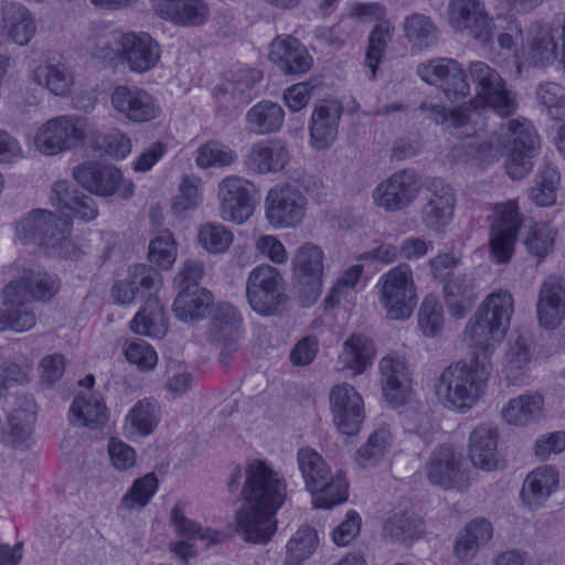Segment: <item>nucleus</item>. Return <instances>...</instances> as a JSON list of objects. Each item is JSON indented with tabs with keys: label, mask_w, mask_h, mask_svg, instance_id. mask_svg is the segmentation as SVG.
Returning <instances> with one entry per match:
<instances>
[{
	"label": "nucleus",
	"mask_w": 565,
	"mask_h": 565,
	"mask_svg": "<svg viewBox=\"0 0 565 565\" xmlns=\"http://www.w3.org/2000/svg\"><path fill=\"white\" fill-rule=\"evenodd\" d=\"M52 206L58 209L64 217L44 209H35L22 217L15 225V235L23 244H35L46 255L66 258L75 252L71 239V218L77 217L90 222L98 215L95 200L73 188L67 181L53 183L50 196Z\"/></svg>",
	"instance_id": "obj_1"
},
{
	"label": "nucleus",
	"mask_w": 565,
	"mask_h": 565,
	"mask_svg": "<svg viewBox=\"0 0 565 565\" xmlns=\"http://www.w3.org/2000/svg\"><path fill=\"white\" fill-rule=\"evenodd\" d=\"M491 372L489 354L478 352L470 362L452 363L440 373L436 395L446 408L465 414L484 396Z\"/></svg>",
	"instance_id": "obj_2"
},
{
	"label": "nucleus",
	"mask_w": 565,
	"mask_h": 565,
	"mask_svg": "<svg viewBox=\"0 0 565 565\" xmlns=\"http://www.w3.org/2000/svg\"><path fill=\"white\" fill-rule=\"evenodd\" d=\"M513 312L514 301L509 291L489 294L466 326L465 334L470 344L490 355L494 347L504 339Z\"/></svg>",
	"instance_id": "obj_3"
},
{
	"label": "nucleus",
	"mask_w": 565,
	"mask_h": 565,
	"mask_svg": "<svg viewBox=\"0 0 565 565\" xmlns=\"http://www.w3.org/2000/svg\"><path fill=\"white\" fill-rule=\"evenodd\" d=\"M297 465L306 489L312 494V504L331 509L348 500V482L341 471L332 473L323 457L310 447L297 451Z\"/></svg>",
	"instance_id": "obj_4"
},
{
	"label": "nucleus",
	"mask_w": 565,
	"mask_h": 565,
	"mask_svg": "<svg viewBox=\"0 0 565 565\" xmlns=\"http://www.w3.org/2000/svg\"><path fill=\"white\" fill-rule=\"evenodd\" d=\"M497 143L509 149L505 170L511 179L520 180L530 173L532 158L540 145L539 136L530 121L515 118L502 124Z\"/></svg>",
	"instance_id": "obj_5"
},
{
	"label": "nucleus",
	"mask_w": 565,
	"mask_h": 565,
	"mask_svg": "<svg viewBox=\"0 0 565 565\" xmlns=\"http://www.w3.org/2000/svg\"><path fill=\"white\" fill-rule=\"evenodd\" d=\"M243 502L279 510L287 499V480L270 463L253 459L246 463Z\"/></svg>",
	"instance_id": "obj_6"
},
{
	"label": "nucleus",
	"mask_w": 565,
	"mask_h": 565,
	"mask_svg": "<svg viewBox=\"0 0 565 565\" xmlns=\"http://www.w3.org/2000/svg\"><path fill=\"white\" fill-rule=\"evenodd\" d=\"M379 302L391 320H407L417 302L413 270L399 264L382 275L377 281Z\"/></svg>",
	"instance_id": "obj_7"
},
{
	"label": "nucleus",
	"mask_w": 565,
	"mask_h": 565,
	"mask_svg": "<svg viewBox=\"0 0 565 565\" xmlns=\"http://www.w3.org/2000/svg\"><path fill=\"white\" fill-rule=\"evenodd\" d=\"M92 130L86 117L57 116L39 127L33 143L42 154L54 156L81 146Z\"/></svg>",
	"instance_id": "obj_8"
},
{
	"label": "nucleus",
	"mask_w": 565,
	"mask_h": 565,
	"mask_svg": "<svg viewBox=\"0 0 565 565\" xmlns=\"http://www.w3.org/2000/svg\"><path fill=\"white\" fill-rule=\"evenodd\" d=\"M246 296L252 309L263 316L277 315L288 300L282 275L268 264L252 269L246 281Z\"/></svg>",
	"instance_id": "obj_9"
},
{
	"label": "nucleus",
	"mask_w": 565,
	"mask_h": 565,
	"mask_svg": "<svg viewBox=\"0 0 565 565\" xmlns=\"http://www.w3.org/2000/svg\"><path fill=\"white\" fill-rule=\"evenodd\" d=\"M476 88V104L491 108L495 114L507 117L515 113L518 103L514 94L507 88L499 72L484 62H471L467 68Z\"/></svg>",
	"instance_id": "obj_10"
},
{
	"label": "nucleus",
	"mask_w": 565,
	"mask_h": 565,
	"mask_svg": "<svg viewBox=\"0 0 565 565\" xmlns=\"http://www.w3.org/2000/svg\"><path fill=\"white\" fill-rule=\"evenodd\" d=\"M324 253L313 243L300 245L291 258L292 278L302 303H313L322 291Z\"/></svg>",
	"instance_id": "obj_11"
},
{
	"label": "nucleus",
	"mask_w": 565,
	"mask_h": 565,
	"mask_svg": "<svg viewBox=\"0 0 565 565\" xmlns=\"http://www.w3.org/2000/svg\"><path fill=\"white\" fill-rule=\"evenodd\" d=\"M307 211V198L291 184L271 188L265 198V217L275 228H295L300 225Z\"/></svg>",
	"instance_id": "obj_12"
},
{
	"label": "nucleus",
	"mask_w": 565,
	"mask_h": 565,
	"mask_svg": "<svg viewBox=\"0 0 565 565\" xmlns=\"http://www.w3.org/2000/svg\"><path fill=\"white\" fill-rule=\"evenodd\" d=\"M422 189L419 175L403 169L382 180L372 191L373 204L385 212H401L411 206Z\"/></svg>",
	"instance_id": "obj_13"
},
{
	"label": "nucleus",
	"mask_w": 565,
	"mask_h": 565,
	"mask_svg": "<svg viewBox=\"0 0 565 565\" xmlns=\"http://www.w3.org/2000/svg\"><path fill=\"white\" fill-rule=\"evenodd\" d=\"M418 76L427 84L438 87L445 97L456 103L470 93L467 75L461 64L449 57H437L417 66Z\"/></svg>",
	"instance_id": "obj_14"
},
{
	"label": "nucleus",
	"mask_w": 565,
	"mask_h": 565,
	"mask_svg": "<svg viewBox=\"0 0 565 565\" xmlns=\"http://www.w3.org/2000/svg\"><path fill=\"white\" fill-rule=\"evenodd\" d=\"M254 184L238 175L224 178L217 188L218 215L225 222L244 224L255 209Z\"/></svg>",
	"instance_id": "obj_15"
},
{
	"label": "nucleus",
	"mask_w": 565,
	"mask_h": 565,
	"mask_svg": "<svg viewBox=\"0 0 565 565\" xmlns=\"http://www.w3.org/2000/svg\"><path fill=\"white\" fill-rule=\"evenodd\" d=\"M109 99L117 115L129 122H149L161 113L158 99L136 85H116L109 94Z\"/></svg>",
	"instance_id": "obj_16"
},
{
	"label": "nucleus",
	"mask_w": 565,
	"mask_h": 565,
	"mask_svg": "<svg viewBox=\"0 0 565 565\" xmlns=\"http://www.w3.org/2000/svg\"><path fill=\"white\" fill-rule=\"evenodd\" d=\"M457 196L455 189L440 178L426 185L425 204L420 210L423 225L430 232L443 234L455 217Z\"/></svg>",
	"instance_id": "obj_17"
},
{
	"label": "nucleus",
	"mask_w": 565,
	"mask_h": 565,
	"mask_svg": "<svg viewBox=\"0 0 565 565\" xmlns=\"http://www.w3.org/2000/svg\"><path fill=\"white\" fill-rule=\"evenodd\" d=\"M73 177L87 191L99 196H110L116 192L128 199L134 194L135 184L125 180L119 169L102 163H85L74 168Z\"/></svg>",
	"instance_id": "obj_18"
},
{
	"label": "nucleus",
	"mask_w": 565,
	"mask_h": 565,
	"mask_svg": "<svg viewBox=\"0 0 565 565\" xmlns=\"http://www.w3.org/2000/svg\"><path fill=\"white\" fill-rule=\"evenodd\" d=\"M60 290L57 277L43 268L25 269L22 276L10 281L2 291L6 303L23 305L29 299L47 301Z\"/></svg>",
	"instance_id": "obj_19"
},
{
	"label": "nucleus",
	"mask_w": 565,
	"mask_h": 565,
	"mask_svg": "<svg viewBox=\"0 0 565 565\" xmlns=\"http://www.w3.org/2000/svg\"><path fill=\"white\" fill-rule=\"evenodd\" d=\"M420 109L428 113L436 124L450 122L458 130L457 136L467 139L462 145L467 154L479 159L483 158V152L489 147L481 140L480 130L472 125L473 118L479 116L477 111L467 113L462 109H455L448 113L445 106L431 102H423Z\"/></svg>",
	"instance_id": "obj_20"
},
{
	"label": "nucleus",
	"mask_w": 565,
	"mask_h": 565,
	"mask_svg": "<svg viewBox=\"0 0 565 565\" xmlns=\"http://www.w3.org/2000/svg\"><path fill=\"white\" fill-rule=\"evenodd\" d=\"M243 318L230 302H218L212 308L209 338L221 349L222 360H228L238 350Z\"/></svg>",
	"instance_id": "obj_21"
},
{
	"label": "nucleus",
	"mask_w": 565,
	"mask_h": 565,
	"mask_svg": "<svg viewBox=\"0 0 565 565\" xmlns=\"http://www.w3.org/2000/svg\"><path fill=\"white\" fill-rule=\"evenodd\" d=\"M329 401L338 429L349 436L356 434L365 418L361 394L351 384L340 383L331 388Z\"/></svg>",
	"instance_id": "obj_22"
},
{
	"label": "nucleus",
	"mask_w": 565,
	"mask_h": 565,
	"mask_svg": "<svg viewBox=\"0 0 565 565\" xmlns=\"http://www.w3.org/2000/svg\"><path fill=\"white\" fill-rule=\"evenodd\" d=\"M520 225L521 218L514 201L497 206L490 236V250L497 263L504 264L511 258Z\"/></svg>",
	"instance_id": "obj_23"
},
{
	"label": "nucleus",
	"mask_w": 565,
	"mask_h": 565,
	"mask_svg": "<svg viewBox=\"0 0 565 565\" xmlns=\"http://www.w3.org/2000/svg\"><path fill=\"white\" fill-rule=\"evenodd\" d=\"M277 509L243 502L235 515L236 532L249 543L266 544L277 529Z\"/></svg>",
	"instance_id": "obj_24"
},
{
	"label": "nucleus",
	"mask_w": 565,
	"mask_h": 565,
	"mask_svg": "<svg viewBox=\"0 0 565 565\" xmlns=\"http://www.w3.org/2000/svg\"><path fill=\"white\" fill-rule=\"evenodd\" d=\"M119 55L131 72L142 74L157 66L161 49L150 34L128 32L119 36Z\"/></svg>",
	"instance_id": "obj_25"
},
{
	"label": "nucleus",
	"mask_w": 565,
	"mask_h": 565,
	"mask_svg": "<svg viewBox=\"0 0 565 565\" xmlns=\"http://www.w3.org/2000/svg\"><path fill=\"white\" fill-rule=\"evenodd\" d=\"M379 372L386 401L393 406L404 404L411 393V371L405 356L387 353L379 361Z\"/></svg>",
	"instance_id": "obj_26"
},
{
	"label": "nucleus",
	"mask_w": 565,
	"mask_h": 565,
	"mask_svg": "<svg viewBox=\"0 0 565 565\" xmlns=\"http://www.w3.org/2000/svg\"><path fill=\"white\" fill-rule=\"evenodd\" d=\"M449 23L457 31H468L481 43H488L493 34L491 19L479 0H451Z\"/></svg>",
	"instance_id": "obj_27"
},
{
	"label": "nucleus",
	"mask_w": 565,
	"mask_h": 565,
	"mask_svg": "<svg viewBox=\"0 0 565 565\" xmlns=\"http://www.w3.org/2000/svg\"><path fill=\"white\" fill-rule=\"evenodd\" d=\"M539 322L545 329H555L565 318V278L552 274L541 284L536 301Z\"/></svg>",
	"instance_id": "obj_28"
},
{
	"label": "nucleus",
	"mask_w": 565,
	"mask_h": 565,
	"mask_svg": "<svg viewBox=\"0 0 565 565\" xmlns=\"http://www.w3.org/2000/svg\"><path fill=\"white\" fill-rule=\"evenodd\" d=\"M461 454L450 445L437 447L426 462V475L433 484L445 489L456 487L463 477Z\"/></svg>",
	"instance_id": "obj_29"
},
{
	"label": "nucleus",
	"mask_w": 565,
	"mask_h": 565,
	"mask_svg": "<svg viewBox=\"0 0 565 565\" xmlns=\"http://www.w3.org/2000/svg\"><path fill=\"white\" fill-rule=\"evenodd\" d=\"M152 8L159 18L178 26H200L210 15L203 0H153Z\"/></svg>",
	"instance_id": "obj_30"
},
{
	"label": "nucleus",
	"mask_w": 565,
	"mask_h": 565,
	"mask_svg": "<svg viewBox=\"0 0 565 565\" xmlns=\"http://www.w3.org/2000/svg\"><path fill=\"white\" fill-rule=\"evenodd\" d=\"M342 106L335 100H324L313 108L309 125L310 143L318 150L329 148L338 136Z\"/></svg>",
	"instance_id": "obj_31"
},
{
	"label": "nucleus",
	"mask_w": 565,
	"mask_h": 565,
	"mask_svg": "<svg viewBox=\"0 0 565 565\" xmlns=\"http://www.w3.org/2000/svg\"><path fill=\"white\" fill-rule=\"evenodd\" d=\"M95 379L92 374L79 382L86 388L74 398L70 408L71 420L81 426L96 427L106 422L107 408L103 398L93 391Z\"/></svg>",
	"instance_id": "obj_32"
},
{
	"label": "nucleus",
	"mask_w": 565,
	"mask_h": 565,
	"mask_svg": "<svg viewBox=\"0 0 565 565\" xmlns=\"http://www.w3.org/2000/svg\"><path fill=\"white\" fill-rule=\"evenodd\" d=\"M269 58L285 74H303L312 66V57L306 47L292 36L274 39L270 43Z\"/></svg>",
	"instance_id": "obj_33"
},
{
	"label": "nucleus",
	"mask_w": 565,
	"mask_h": 565,
	"mask_svg": "<svg viewBox=\"0 0 565 565\" xmlns=\"http://www.w3.org/2000/svg\"><path fill=\"white\" fill-rule=\"evenodd\" d=\"M498 429L489 424L477 426L469 436L468 449L472 465L484 471L499 466Z\"/></svg>",
	"instance_id": "obj_34"
},
{
	"label": "nucleus",
	"mask_w": 565,
	"mask_h": 565,
	"mask_svg": "<svg viewBox=\"0 0 565 565\" xmlns=\"http://www.w3.org/2000/svg\"><path fill=\"white\" fill-rule=\"evenodd\" d=\"M558 471L553 466H542L531 471L521 488L520 498L530 509L541 507L556 490Z\"/></svg>",
	"instance_id": "obj_35"
},
{
	"label": "nucleus",
	"mask_w": 565,
	"mask_h": 565,
	"mask_svg": "<svg viewBox=\"0 0 565 565\" xmlns=\"http://www.w3.org/2000/svg\"><path fill=\"white\" fill-rule=\"evenodd\" d=\"M2 32L10 42L26 45L35 35V19L24 6L6 3L2 8Z\"/></svg>",
	"instance_id": "obj_36"
},
{
	"label": "nucleus",
	"mask_w": 565,
	"mask_h": 565,
	"mask_svg": "<svg viewBox=\"0 0 565 565\" xmlns=\"http://www.w3.org/2000/svg\"><path fill=\"white\" fill-rule=\"evenodd\" d=\"M160 422L158 404L143 398L138 401L127 413L122 424L124 435L131 440L151 435Z\"/></svg>",
	"instance_id": "obj_37"
},
{
	"label": "nucleus",
	"mask_w": 565,
	"mask_h": 565,
	"mask_svg": "<svg viewBox=\"0 0 565 565\" xmlns=\"http://www.w3.org/2000/svg\"><path fill=\"white\" fill-rule=\"evenodd\" d=\"M544 398L537 393H526L511 398L501 409L503 420L511 426L525 427L543 417Z\"/></svg>",
	"instance_id": "obj_38"
},
{
	"label": "nucleus",
	"mask_w": 565,
	"mask_h": 565,
	"mask_svg": "<svg viewBox=\"0 0 565 565\" xmlns=\"http://www.w3.org/2000/svg\"><path fill=\"white\" fill-rule=\"evenodd\" d=\"M289 160L287 148L278 142L256 143L246 157V167L259 174L281 171Z\"/></svg>",
	"instance_id": "obj_39"
},
{
	"label": "nucleus",
	"mask_w": 565,
	"mask_h": 565,
	"mask_svg": "<svg viewBox=\"0 0 565 565\" xmlns=\"http://www.w3.org/2000/svg\"><path fill=\"white\" fill-rule=\"evenodd\" d=\"M212 303L213 295L207 289L186 287L179 290L173 302V311L181 321L196 322L205 317Z\"/></svg>",
	"instance_id": "obj_40"
},
{
	"label": "nucleus",
	"mask_w": 565,
	"mask_h": 565,
	"mask_svg": "<svg viewBox=\"0 0 565 565\" xmlns=\"http://www.w3.org/2000/svg\"><path fill=\"white\" fill-rule=\"evenodd\" d=\"M492 524L486 519L471 520L463 530L458 533L455 553L462 562H469L478 550L486 545L492 537Z\"/></svg>",
	"instance_id": "obj_41"
},
{
	"label": "nucleus",
	"mask_w": 565,
	"mask_h": 565,
	"mask_svg": "<svg viewBox=\"0 0 565 565\" xmlns=\"http://www.w3.org/2000/svg\"><path fill=\"white\" fill-rule=\"evenodd\" d=\"M374 356L373 341L362 334H352L343 343L338 359L343 369H348L354 374H362L372 364Z\"/></svg>",
	"instance_id": "obj_42"
},
{
	"label": "nucleus",
	"mask_w": 565,
	"mask_h": 565,
	"mask_svg": "<svg viewBox=\"0 0 565 565\" xmlns=\"http://www.w3.org/2000/svg\"><path fill=\"white\" fill-rule=\"evenodd\" d=\"M130 330L137 334L161 338L168 330L163 306L158 297H149L145 306L130 321Z\"/></svg>",
	"instance_id": "obj_43"
},
{
	"label": "nucleus",
	"mask_w": 565,
	"mask_h": 565,
	"mask_svg": "<svg viewBox=\"0 0 565 565\" xmlns=\"http://www.w3.org/2000/svg\"><path fill=\"white\" fill-rule=\"evenodd\" d=\"M394 441L391 426L380 424L369 436L355 454V462L361 468H370L377 465L390 451Z\"/></svg>",
	"instance_id": "obj_44"
},
{
	"label": "nucleus",
	"mask_w": 565,
	"mask_h": 565,
	"mask_svg": "<svg viewBox=\"0 0 565 565\" xmlns=\"http://www.w3.org/2000/svg\"><path fill=\"white\" fill-rule=\"evenodd\" d=\"M284 119L282 107L271 100L257 103L246 114L249 130L257 135L277 132L282 127Z\"/></svg>",
	"instance_id": "obj_45"
},
{
	"label": "nucleus",
	"mask_w": 565,
	"mask_h": 565,
	"mask_svg": "<svg viewBox=\"0 0 565 565\" xmlns=\"http://www.w3.org/2000/svg\"><path fill=\"white\" fill-rule=\"evenodd\" d=\"M33 81L55 96H67L74 86L73 72L64 64L39 65L32 74Z\"/></svg>",
	"instance_id": "obj_46"
},
{
	"label": "nucleus",
	"mask_w": 565,
	"mask_h": 565,
	"mask_svg": "<svg viewBox=\"0 0 565 565\" xmlns=\"http://www.w3.org/2000/svg\"><path fill=\"white\" fill-rule=\"evenodd\" d=\"M170 521L178 535L188 540H201L206 546L221 543L225 535L212 529H202L198 523L185 515V503L178 502L172 508Z\"/></svg>",
	"instance_id": "obj_47"
},
{
	"label": "nucleus",
	"mask_w": 565,
	"mask_h": 565,
	"mask_svg": "<svg viewBox=\"0 0 565 565\" xmlns=\"http://www.w3.org/2000/svg\"><path fill=\"white\" fill-rule=\"evenodd\" d=\"M558 30L547 26H539L535 31L527 53V60L534 66H547L553 63L558 54Z\"/></svg>",
	"instance_id": "obj_48"
},
{
	"label": "nucleus",
	"mask_w": 565,
	"mask_h": 565,
	"mask_svg": "<svg viewBox=\"0 0 565 565\" xmlns=\"http://www.w3.org/2000/svg\"><path fill=\"white\" fill-rule=\"evenodd\" d=\"M531 352L526 340L518 337L510 343L504 356L503 373L512 383L520 382L529 370Z\"/></svg>",
	"instance_id": "obj_49"
},
{
	"label": "nucleus",
	"mask_w": 565,
	"mask_h": 565,
	"mask_svg": "<svg viewBox=\"0 0 565 565\" xmlns=\"http://www.w3.org/2000/svg\"><path fill=\"white\" fill-rule=\"evenodd\" d=\"M36 406L33 399L24 398L9 415L10 435L17 446L24 443L33 431Z\"/></svg>",
	"instance_id": "obj_50"
},
{
	"label": "nucleus",
	"mask_w": 565,
	"mask_h": 565,
	"mask_svg": "<svg viewBox=\"0 0 565 565\" xmlns=\"http://www.w3.org/2000/svg\"><path fill=\"white\" fill-rule=\"evenodd\" d=\"M159 481L153 472H149L132 482L130 489L121 498L120 504L125 510H141L154 495Z\"/></svg>",
	"instance_id": "obj_51"
},
{
	"label": "nucleus",
	"mask_w": 565,
	"mask_h": 565,
	"mask_svg": "<svg viewBox=\"0 0 565 565\" xmlns=\"http://www.w3.org/2000/svg\"><path fill=\"white\" fill-rule=\"evenodd\" d=\"M404 31L407 40L420 49L428 47L437 41V28L430 18L414 13L404 21Z\"/></svg>",
	"instance_id": "obj_52"
},
{
	"label": "nucleus",
	"mask_w": 565,
	"mask_h": 565,
	"mask_svg": "<svg viewBox=\"0 0 565 565\" xmlns=\"http://www.w3.org/2000/svg\"><path fill=\"white\" fill-rule=\"evenodd\" d=\"M198 239L210 254H222L232 245L234 235L222 224L205 223L199 228Z\"/></svg>",
	"instance_id": "obj_53"
},
{
	"label": "nucleus",
	"mask_w": 565,
	"mask_h": 565,
	"mask_svg": "<svg viewBox=\"0 0 565 565\" xmlns=\"http://www.w3.org/2000/svg\"><path fill=\"white\" fill-rule=\"evenodd\" d=\"M384 533L397 541L414 540L423 531L420 518L408 513H396L384 523Z\"/></svg>",
	"instance_id": "obj_54"
},
{
	"label": "nucleus",
	"mask_w": 565,
	"mask_h": 565,
	"mask_svg": "<svg viewBox=\"0 0 565 565\" xmlns=\"http://www.w3.org/2000/svg\"><path fill=\"white\" fill-rule=\"evenodd\" d=\"M318 534L310 526H301L287 543V562L300 563L312 555L318 546Z\"/></svg>",
	"instance_id": "obj_55"
},
{
	"label": "nucleus",
	"mask_w": 565,
	"mask_h": 565,
	"mask_svg": "<svg viewBox=\"0 0 565 565\" xmlns=\"http://www.w3.org/2000/svg\"><path fill=\"white\" fill-rule=\"evenodd\" d=\"M556 231L546 223L534 224L524 241V245L532 256L542 259L554 248Z\"/></svg>",
	"instance_id": "obj_56"
},
{
	"label": "nucleus",
	"mask_w": 565,
	"mask_h": 565,
	"mask_svg": "<svg viewBox=\"0 0 565 565\" xmlns=\"http://www.w3.org/2000/svg\"><path fill=\"white\" fill-rule=\"evenodd\" d=\"M418 328L425 337L434 338L444 328V310L435 297H426L418 310Z\"/></svg>",
	"instance_id": "obj_57"
},
{
	"label": "nucleus",
	"mask_w": 565,
	"mask_h": 565,
	"mask_svg": "<svg viewBox=\"0 0 565 565\" xmlns=\"http://www.w3.org/2000/svg\"><path fill=\"white\" fill-rule=\"evenodd\" d=\"M122 33L96 26L88 39V47L97 58H113L119 55V36Z\"/></svg>",
	"instance_id": "obj_58"
},
{
	"label": "nucleus",
	"mask_w": 565,
	"mask_h": 565,
	"mask_svg": "<svg viewBox=\"0 0 565 565\" xmlns=\"http://www.w3.org/2000/svg\"><path fill=\"white\" fill-rule=\"evenodd\" d=\"M558 182V172L553 168H546L537 177L535 185L531 189L530 199L539 206H550L554 204Z\"/></svg>",
	"instance_id": "obj_59"
},
{
	"label": "nucleus",
	"mask_w": 565,
	"mask_h": 565,
	"mask_svg": "<svg viewBox=\"0 0 565 565\" xmlns=\"http://www.w3.org/2000/svg\"><path fill=\"white\" fill-rule=\"evenodd\" d=\"M235 152L227 146L217 141H210L196 151L195 162L200 168L225 167L236 160Z\"/></svg>",
	"instance_id": "obj_60"
},
{
	"label": "nucleus",
	"mask_w": 565,
	"mask_h": 565,
	"mask_svg": "<svg viewBox=\"0 0 565 565\" xmlns=\"http://www.w3.org/2000/svg\"><path fill=\"white\" fill-rule=\"evenodd\" d=\"M124 353L127 361L141 371L152 370L158 362L157 352L142 339L127 340L124 345Z\"/></svg>",
	"instance_id": "obj_61"
},
{
	"label": "nucleus",
	"mask_w": 565,
	"mask_h": 565,
	"mask_svg": "<svg viewBox=\"0 0 565 565\" xmlns=\"http://www.w3.org/2000/svg\"><path fill=\"white\" fill-rule=\"evenodd\" d=\"M391 36V28L387 22L379 23L370 34L365 64L371 71L372 78L376 75L377 65Z\"/></svg>",
	"instance_id": "obj_62"
},
{
	"label": "nucleus",
	"mask_w": 565,
	"mask_h": 565,
	"mask_svg": "<svg viewBox=\"0 0 565 565\" xmlns=\"http://www.w3.org/2000/svg\"><path fill=\"white\" fill-rule=\"evenodd\" d=\"M149 260L163 269L172 266L177 258V246L172 234L163 232L150 242Z\"/></svg>",
	"instance_id": "obj_63"
},
{
	"label": "nucleus",
	"mask_w": 565,
	"mask_h": 565,
	"mask_svg": "<svg viewBox=\"0 0 565 565\" xmlns=\"http://www.w3.org/2000/svg\"><path fill=\"white\" fill-rule=\"evenodd\" d=\"M540 103L546 106L552 116L562 119L565 116V88L557 83L541 84L536 90Z\"/></svg>",
	"instance_id": "obj_64"
}]
</instances>
